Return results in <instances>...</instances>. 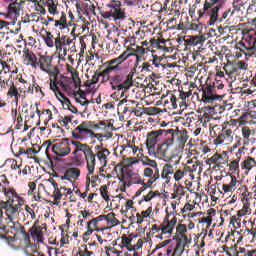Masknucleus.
<instances>
[{"mask_svg":"<svg viewBox=\"0 0 256 256\" xmlns=\"http://www.w3.org/2000/svg\"><path fill=\"white\" fill-rule=\"evenodd\" d=\"M200 91H202L201 101H203V103H215V101H221L222 99L221 95L217 94V91L211 83L203 85Z\"/></svg>","mask_w":256,"mask_h":256,"instance_id":"nucleus-14","label":"nucleus"},{"mask_svg":"<svg viewBox=\"0 0 256 256\" xmlns=\"http://www.w3.org/2000/svg\"><path fill=\"white\" fill-rule=\"evenodd\" d=\"M106 7L110 10L101 13L103 19H113V21H125L127 19V13L120 0H110Z\"/></svg>","mask_w":256,"mask_h":256,"instance_id":"nucleus-7","label":"nucleus"},{"mask_svg":"<svg viewBox=\"0 0 256 256\" xmlns=\"http://www.w3.org/2000/svg\"><path fill=\"white\" fill-rule=\"evenodd\" d=\"M124 151H129V152L132 151L133 155H136L137 151H139V147L135 145L127 144L126 146H121L120 153H123Z\"/></svg>","mask_w":256,"mask_h":256,"instance_id":"nucleus-48","label":"nucleus"},{"mask_svg":"<svg viewBox=\"0 0 256 256\" xmlns=\"http://www.w3.org/2000/svg\"><path fill=\"white\" fill-rule=\"evenodd\" d=\"M158 159H163L164 161H169V163L165 164L162 169L161 177L162 179H167V181L171 180V175L175 174V171H177V165L179 163H176V159H167L166 157H158Z\"/></svg>","mask_w":256,"mask_h":256,"instance_id":"nucleus-20","label":"nucleus"},{"mask_svg":"<svg viewBox=\"0 0 256 256\" xmlns=\"http://www.w3.org/2000/svg\"><path fill=\"white\" fill-rule=\"evenodd\" d=\"M100 194L104 201H106L107 203L111 201V199L109 198V191L107 190V185H103L100 187Z\"/></svg>","mask_w":256,"mask_h":256,"instance_id":"nucleus-51","label":"nucleus"},{"mask_svg":"<svg viewBox=\"0 0 256 256\" xmlns=\"http://www.w3.org/2000/svg\"><path fill=\"white\" fill-rule=\"evenodd\" d=\"M73 145L79 152L84 154L85 161H86V167L89 172V175H93L95 173V152H93V149H91V146L88 144H83L80 141L77 140H71L70 146Z\"/></svg>","mask_w":256,"mask_h":256,"instance_id":"nucleus-8","label":"nucleus"},{"mask_svg":"<svg viewBox=\"0 0 256 256\" xmlns=\"http://www.w3.org/2000/svg\"><path fill=\"white\" fill-rule=\"evenodd\" d=\"M143 177H148V179H153L155 177V170L153 168H144L143 170Z\"/></svg>","mask_w":256,"mask_h":256,"instance_id":"nucleus-59","label":"nucleus"},{"mask_svg":"<svg viewBox=\"0 0 256 256\" xmlns=\"http://www.w3.org/2000/svg\"><path fill=\"white\" fill-rule=\"evenodd\" d=\"M137 73V66L132 68L128 74L117 73L109 75L110 87L113 91H129L133 87V77Z\"/></svg>","mask_w":256,"mask_h":256,"instance_id":"nucleus-4","label":"nucleus"},{"mask_svg":"<svg viewBox=\"0 0 256 256\" xmlns=\"http://www.w3.org/2000/svg\"><path fill=\"white\" fill-rule=\"evenodd\" d=\"M158 175L156 174L153 178L148 179L147 182H145V180H135L133 183H136L137 185H142V187L140 189L137 190L136 194L134 197H139V195H141V193H143V191H147V189H149V187L153 186V183H155V181H157Z\"/></svg>","mask_w":256,"mask_h":256,"instance_id":"nucleus-28","label":"nucleus"},{"mask_svg":"<svg viewBox=\"0 0 256 256\" xmlns=\"http://www.w3.org/2000/svg\"><path fill=\"white\" fill-rule=\"evenodd\" d=\"M248 69L249 64L243 60L228 61L224 66V71L231 81L245 79L243 76Z\"/></svg>","mask_w":256,"mask_h":256,"instance_id":"nucleus-6","label":"nucleus"},{"mask_svg":"<svg viewBox=\"0 0 256 256\" xmlns=\"http://www.w3.org/2000/svg\"><path fill=\"white\" fill-rule=\"evenodd\" d=\"M54 27H57L60 31L69 27V24L67 23V14L65 12H61L59 19L54 21Z\"/></svg>","mask_w":256,"mask_h":256,"instance_id":"nucleus-35","label":"nucleus"},{"mask_svg":"<svg viewBox=\"0 0 256 256\" xmlns=\"http://www.w3.org/2000/svg\"><path fill=\"white\" fill-rule=\"evenodd\" d=\"M53 119V112L49 109H43L42 115H40L39 122L43 121L44 125H49V122Z\"/></svg>","mask_w":256,"mask_h":256,"instance_id":"nucleus-40","label":"nucleus"},{"mask_svg":"<svg viewBox=\"0 0 256 256\" xmlns=\"http://www.w3.org/2000/svg\"><path fill=\"white\" fill-rule=\"evenodd\" d=\"M71 121H73V116H61L58 120V123H60L62 127H67Z\"/></svg>","mask_w":256,"mask_h":256,"instance_id":"nucleus-54","label":"nucleus"},{"mask_svg":"<svg viewBox=\"0 0 256 256\" xmlns=\"http://www.w3.org/2000/svg\"><path fill=\"white\" fill-rule=\"evenodd\" d=\"M94 149L95 161H97L98 159L101 165L105 167V165H107V157L111 155V152L109 151V149L103 146V143L96 145ZM95 165H97V162H95Z\"/></svg>","mask_w":256,"mask_h":256,"instance_id":"nucleus-22","label":"nucleus"},{"mask_svg":"<svg viewBox=\"0 0 256 256\" xmlns=\"http://www.w3.org/2000/svg\"><path fill=\"white\" fill-rule=\"evenodd\" d=\"M119 71L112 60H107L102 65L98 66V69L94 72L91 79L85 82V87H91L92 85H97L100 80L101 84L108 83L109 75L111 73H117Z\"/></svg>","mask_w":256,"mask_h":256,"instance_id":"nucleus-5","label":"nucleus"},{"mask_svg":"<svg viewBox=\"0 0 256 256\" xmlns=\"http://www.w3.org/2000/svg\"><path fill=\"white\" fill-rule=\"evenodd\" d=\"M134 203L135 202H133V200H127L124 208H122L120 210L122 215H125L126 213H129V211H137V209H135V207H133Z\"/></svg>","mask_w":256,"mask_h":256,"instance_id":"nucleus-45","label":"nucleus"},{"mask_svg":"<svg viewBox=\"0 0 256 256\" xmlns=\"http://www.w3.org/2000/svg\"><path fill=\"white\" fill-rule=\"evenodd\" d=\"M151 49L149 47H143V46H136V55L139 57V55H145V53H149Z\"/></svg>","mask_w":256,"mask_h":256,"instance_id":"nucleus-62","label":"nucleus"},{"mask_svg":"<svg viewBox=\"0 0 256 256\" xmlns=\"http://www.w3.org/2000/svg\"><path fill=\"white\" fill-rule=\"evenodd\" d=\"M185 173H187V170L184 168H179L175 170L174 174H173V178L175 179V181H181V179H183V177H185Z\"/></svg>","mask_w":256,"mask_h":256,"instance_id":"nucleus-47","label":"nucleus"},{"mask_svg":"<svg viewBox=\"0 0 256 256\" xmlns=\"http://www.w3.org/2000/svg\"><path fill=\"white\" fill-rule=\"evenodd\" d=\"M188 29H190V31H198L199 33H201V31H203V24L202 23H191L189 25Z\"/></svg>","mask_w":256,"mask_h":256,"instance_id":"nucleus-61","label":"nucleus"},{"mask_svg":"<svg viewBox=\"0 0 256 256\" xmlns=\"http://www.w3.org/2000/svg\"><path fill=\"white\" fill-rule=\"evenodd\" d=\"M176 143L179 147V149H185V143H187V131L186 130H179V129H168V140L162 142L159 144L156 148V151L154 152L155 157L170 159L173 161L175 160V163H179L181 161V157L175 155L171 156V151L173 149V145Z\"/></svg>","mask_w":256,"mask_h":256,"instance_id":"nucleus-1","label":"nucleus"},{"mask_svg":"<svg viewBox=\"0 0 256 256\" xmlns=\"http://www.w3.org/2000/svg\"><path fill=\"white\" fill-rule=\"evenodd\" d=\"M73 43L71 37L67 35H61V32H58L57 37L54 39V47L56 52L63 55H67V47Z\"/></svg>","mask_w":256,"mask_h":256,"instance_id":"nucleus-18","label":"nucleus"},{"mask_svg":"<svg viewBox=\"0 0 256 256\" xmlns=\"http://www.w3.org/2000/svg\"><path fill=\"white\" fill-rule=\"evenodd\" d=\"M161 139H164V141H168L169 129H159L148 133L146 145L149 148V150L151 151V149H155V146L157 145V143H159V141H161Z\"/></svg>","mask_w":256,"mask_h":256,"instance_id":"nucleus-13","label":"nucleus"},{"mask_svg":"<svg viewBox=\"0 0 256 256\" xmlns=\"http://www.w3.org/2000/svg\"><path fill=\"white\" fill-rule=\"evenodd\" d=\"M16 225H18L19 232L21 233V235H23L24 241H26V243H29V241H31V235L27 233V231L25 230V226H22L19 223H17Z\"/></svg>","mask_w":256,"mask_h":256,"instance_id":"nucleus-50","label":"nucleus"},{"mask_svg":"<svg viewBox=\"0 0 256 256\" xmlns=\"http://www.w3.org/2000/svg\"><path fill=\"white\" fill-rule=\"evenodd\" d=\"M174 191L176 192V195L178 196L179 199H181V197H185V193H187L183 185H178L176 188H174Z\"/></svg>","mask_w":256,"mask_h":256,"instance_id":"nucleus-60","label":"nucleus"},{"mask_svg":"<svg viewBox=\"0 0 256 256\" xmlns=\"http://www.w3.org/2000/svg\"><path fill=\"white\" fill-rule=\"evenodd\" d=\"M43 229L47 231V224L39 225V220H35L34 224L29 229L32 239L39 243H43V241H45V238L43 237Z\"/></svg>","mask_w":256,"mask_h":256,"instance_id":"nucleus-21","label":"nucleus"},{"mask_svg":"<svg viewBox=\"0 0 256 256\" xmlns=\"http://www.w3.org/2000/svg\"><path fill=\"white\" fill-rule=\"evenodd\" d=\"M43 41L45 45H47L50 49H53L55 47V36L49 31H46V35L43 36Z\"/></svg>","mask_w":256,"mask_h":256,"instance_id":"nucleus-41","label":"nucleus"},{"mask_svg":"<svg viewBox=\"0 0 256 256\" xmlns=\"http://www.w3.org/2000/svg\"><path fill=\"white\" fill-rule=\"evenodd\" d=\"M2 193L5 195V197H7L8 201H10V199H16L17 203H25V199L19 196L17 194V190H15L13 187L3 186Z\"/></svg>","mask_w":256,"mask_h":256,"instance_id":"nucleus-30","label":"nucleus"},{"mask_svg":"<svg viewBox=\"0 0 256 256\" xmlns=\"http://www.w3.org/2000/svg\"><path fill=\"white\" fill-rule=\"evenodd\" d=\"M49 82L51 91H53L57 99H59L61 95H65L62 93V91H69V89H71L73 80L65 75H60L59 79V73H55L54 76L49 79ZM59 87H61L62 91L59 89Z\"/></svg>","mask_w":256,"mask_h":256,"instance_id":"nucleus-10","label":"nucleus"},{"mask_svg":"<svg viewBox=\"0 0 256 256\" xmlns=\"http://www.w3.org/2000/svg\"><path fill=\"white\" fill-rule=\"evenodd\" d=\"M227 176L230 177V183L223 184L222 191H224V193H233V191L237 189V185H241V181L237 180V177L231 174V172H228Z\"/></svg>","mask_w":256,"mask_h":256,"instance_id":"nucleus-29","label":"nucleus"},{"mask_svg":"<svg viewBox=\"0 0 256 256\" xmlns=\"http://www.w3.org/2000/svg\"><path fill=\"white\" fill-rule=\"evenodd\" d=\"M222 143L226 145L233 143V129L229 125H222L221 133L214 139L215 145H222Z\"/></svg>","mask_w":256,"mask_h":256,"instance_id":"nucleus-19","label":"nucleus"},{"mask_svg":"<svg viewBox=\"0 0 256 256\" xmlns=\"http://www.w3.org/2000/svg\"><path fill=\"white\" fill-rule=\"evenodd\" d=\"M142 163L143 165H148V167H152V169L154 170V177L155 175H158V179L159 177H161V175L159 174V167L157 165V161L151 160L149 157L145 156L142 158Z\"/></svg>","mask_w":256,"mask_h":256,"instance_id":"nucleus-37","label":"nucleus"},{"mask_svg":"<svg viewBox=\"0 0 256 256\" xmlns=\"http://www.w3.org/2000/svg\"><path fill=\"white\" fill-rule=\"evenodd\" d=\"M176 231L177 233H179V235H181V237L187 241V235H185V233H187V225L185 224H179L177 227H176Z\"/></svg>","mask_w":256,"mask_h":256,"instance_id":"nucleus-49","label":"nucleus"},{"mask_svg":"<svg viewBox=\"0 0 256 256\" xmlns=\"http://www.w3.org/2000/svg\"><path fill=\"white\" fill-rule=\"evenodd\" d=\"M69 195H73V191L70 188H67L65 186L60 187L58 190V193L54 195V201L56 205H59L61 203V199H64V201H67V198Z\"/></svg>","mask_w":256,"mask_h":256,"instance_id":"nucleus-31","label":"nucleus"},{"mask_svg":"<svg viewBox=\"0 0 256 256\" xmlns=\"http://www.w3.org/2000/svg\"><path fill=\"white\" fill-rule=\"evenodd\" d=\"M100 127H104L107 131H113L114 129L113 124L107 120L83 121L72 131V137L79 141H85L88 137H93L94 133L91 129H99Z\"/></svg>","mask_w":256,"mask_h":256,"instance_id":"nucleus-3","label":"nucleus"},{"mask_svg":"<svg viewBox=\"0 0 256 256\" xmlns=\"http://www.w3.org/2000/svg\"><path fill=\"white\" fill-rule=\"evenodd\" d=\"M175 225H177V217H173L169 221V214H167L164 218L163 223L161 224V227L157 226V224L152 225V231H156V233H159V231L162 232L163 235L169 233H173V229H175Z\"/></svg>","mask_w":256,"mask_h":256,"instance_id":"nucleus-17","label":"nucleus"},{"mask_svg":"<svg viewBox=\"0 0 256 256\" xmlns=\"http://www.w3.org/2000/svg\"><path fill=\"white\" fill-rule=\"evenodd\" d=\"M23 41L28 47H35V45H37V39L33 36H27Z\"/></svg>","mask_w":256,"mask_h":256,"instance_id":"nucleus-56","label":"nucleus"},{"mask_svg":"<svg viewBox=\"0 0 256 256\" xmlns=\"http://www.w3.org/2000/svg\"><path fill=\"white\" fill-rule=\"evenodd\" d=\"M156 195H159V191H150L147 195L144 196L140 203H143V201H146V203H148V201H151V199H153Z\"/></svg>","mask_w":256,"mask_h":256,"instance_id":"nucleus-63","label":"nucleus"},{"mask_svg":"<svg viewBox=\"0 0 256 256\" xmlns=\"http://www.w3.org/2000/svg\"><path fill=\"white\" fill-rule=\"evenodd\" d=\"M207 43V38L205 36H193L184 40V45L186 47H196V45H201L202 47Z\"/></svg>","mask_w":256,"mask_h":256,"instance_id":"nucleus-32","label":"nucleus"},{"mask_svg":"<svg viewBox=\"0 0 256 256\" xmlns=\"http://www.w3.org/2000/svg\"><path fill=\"white\" fill-rule=\"evenodd\" d=\"M67 181H69L72 185L74 181H77L79 177H81V169L77 167H70L65 171V176Z\"/></svg>","mask_w":256,"mask_h":256,"instance_id":"nucleus-33","label":"nucleus"},{"mask_svg":"<svg viewBox=\"0 0 256 256\" xmlns=\"http://www.w3.org/2000/svg\"><path fill=\"white\" fill-rule=\"evenodd\" d=\"M32 3L35 7V11H38L39 13H41V15H45V13H47V10H45L43 5L39 4V1L33 0Z\"/></svg>","mask_w":256,"mask_h":256,"instance_id":"nucleus-58","label":"nucleus"},{"mask_svg":"<svg viewBox=\"0 0 256 256\" xmlns=\"http://www.w3.org/2000/svg\"><path fill=\"white\" fill-rule=\"evenodd\" d=\"M13 51H15V47L7 44L5 46V48H2L0 50V58L5 59V57H7V55H11V53H13Z\"/></svg>","mask_w":256,"mask_h":256,"instance_id":"nucleus-44","label":"nucleus"},{"mask_svg":"<svg viewBox=\"0 0 256 256\" xmlns=\"http://www.w3.org/2000/svg\"><path fill=\"white\" fill-rule=\"evenodd\" d=\"M100 217L102 221H107L108 223H112V225H117V223H119V220H117L115 213L113 212L108 213L107 215H100Z\"/></svg>","mask_w":256,"mask_h":256,"instance_id":"nucleus-42","label":"nucleus"},{"mask_svg":"<svg viewBox=\"0 0 256 256\" xmlns=\"http://www.w3.org/2000/svg\"><path fill=\"white\" fill-rule=\"evenodd\" d=\"M253 167H256V161L255 158L251 156H248L241 164V168L246 169L247 173H249Z\"/></svg>","mask_w":256,"mask_h":256,"instance_id":"nucleus-39","label":"nucleus"},{"mask_svg":"<svg viewBox=\"0 0 256 256\" xmlns=\"http://www.w3.org/2000/svg\"><path fill=\"white\" fill-rule=\"evenodd\" d=\"M225 5V2L212 3L210 0H205L203 11H198V21H207L208 25H215V23H225L229 17L235 15V9L228 8L221 17H219V10Z\"/></svg>","mask_w":256,"mask_h":256,"instance_id":"nucleus-2","label":"nucleus"},{"mask_svg":"<svg viewBox=\"0 0 256 256\" xmlns=\"http://www.w3.org/2000/svg\"><path fill=\"white\" fill-rule=\"evenodd\" d=\"M77 255H79V256H93V255H95V253H93L92 251H89V249L85 248V250L78 251Z\"/></svg>","mask_w":256,"mask_h":256,"instance_id":"nucleus-64","label":"nucleus"},{"mask_svg":"<svg viewBox=\"0 0 256 256\" xmlns=\"http://www.w3.org/2000/svg\"><path fill=\"white\" fill-rule=\"evenodd\" d=\"M23 205H25V203L17 202L15 204V199H10L6 202L2 201L0 203L1 211L5 209L6 217L12 224L10 225L11 229L17 225V219H19V213H21V207H23Z\"/></svg>","mask_w":256,"mask_h":256,"instance_id":"nucleus-9","label":"nucleus"},{"mask_svg":"<svg viewBox=\"0 0 256 256\" xmlns=\"http://www.w3.org/2000/svg\"><path fill=\"white\" fill-rule=\"evenodd\" d=\"M38 69L43 71V73H47L50 77L49 79L55 77V73H60L57 66L53 65V58L49 55L39 54Z\"/></svg>","mask_w":256,"mask_h":256,"instance_id":"nucleus-12","label":"nucleus"},{"mask_svg":"<svg viewBox=\"0 0 256 256\" xmlns=\"http://www.w3.org/2000/svg\"><path fill=\"white\" fill-rule=\"evenodd\" d=\"M15 82L13 81V75L7 74V73H2L0 75V88L7 90L11 85H13Z\"/></svg>","mask_w":256,"mask_h":256,"instance_id":"nucleus-34","label":"nucleus"},{"mask_svg":"<svg viewBox=\"0 0 256 256\" xmlns=\"http://www.w3.org/2000/svg\"><path fill=\"white\" fill-rule=\"evenodd\" d=\"M27 91V86H20L17 88L15 86V82L8 86V92H7V97L8 99H13V103L15 105H19V97H21V93H25Z\"/></svg>","mask_w":256,"mask_h":256,"instance_id":"nucleus-23","label":"nucleus"},{"mask_svg":"<svg viewBox=\"0 0 256 256\" xmlns=\"http://www.w3.org/2000/svg\"><path fill=\"white\" fill-rule=\"evenodd\" d=\"M46 5L51 15H57L59 13L57 11V2H46Z\"/></svg>","mask_w":256,"mask_h":256,"instance_id":"nucleus-52","label":"nucleus"},{"mask_svg":"<svg viewBox=\"0 0 256 256\" xmlns=\"http://www.w3.org/2000/svg\"><path fill=\"white\" fill-rule=\"evenodd\" d=\"M136 57V63H139V59H141V56H137V50L133 47H127L126 51H124L120 56L111 59L110 61L113 62L114 66H116V69L118 71H121V65L125 63L129 59V57Z\"/></svg>","mask_w":256,"mask_h":256,"instance_id":"nucleus-15","label":"nucleus"},{"mask_svg":"<svg viewBox=\"0 0 256 256\" xmlns=\"http://www.w3.org/2000/svg\"><path fill=\"white\" fill-rule=\"evenodd\" d=\"M237 215H238V217H245V215H251V207L247 203V199H246V202L244 203L242 209H240L237 212Z\"/></svg>","mask_w":256,"mask_h":256,"instance_id":"nucleus-43","label":"nucleus"},{"mask_svg":"<svg viewBox=\"0 0 256 256\" xmlns=\"http://www.w3.org/2000/svg\"><path fill=\"white\" fill-rule=\"evenodd\" d=\"M241 153H243V148H239L236 152V158L231 161L228 165L230 171H239V162L241 161Z\"/></svg>","mask_w":256,"mask_h":256,"instance_id":"nucleus-36","label":"nucleus"},{"mask_svg":"<svg viewBox=\"0 0 256 256\" xmlns=\"http://www.w3.org/2000/svg\"><path fill=\"white\" fill-rule=\"evenodd\" d=\"M138 105L139 102L124 98L118 103V111H122L124 115H127V113H133V111L137 109Z\"/></svg>","mask_w":256,"mask_h":256,"instance_id":"nucleus-25","label":"nucleus"},{"mask_svg":"<svg viewBox=\"0 0 256 256\" xmlns=\"http://www.w3.org/2000/svg\"><path fill=\"white\" fill-rule=\"evenodd\" d=\"M227 163H229V155H227V152L223 151L221 154H218V167L227 165Z\"/></svg>","mask_w":256,"mask_h":256,"instance_id":"nucleus-46","label":"nucleus"},{"mask_svg":"<svg viewBox=\"0 0 256 256\" xmlns=\"http://www.w3.org/2000/svg\"><path fill=\"white\" fill-rule=\"evenodd\" d=\"M51 150L57 157H67L71 153V139H62L61 142L54 144Z\"/></svg>","mask_w":256,"mask_h":256,"instance_id":"nucleus-16","label":"nucleus"},{"mask_svg":"<svg viewBox=\"0 0 256 256\" xmlns=\"http://www.w3.org/2000/svg\"><path fill=\"white\" fill-rule=\"evenodd\" d=\"M165 61L164 57L153 55V59H150L149 62H144L142 64V72L146 71V73H153L156 71L159 73V71H165L168 67H175V65L171 63H163Z\"/></svg>","mask_w":256,"mask_h":256,"instance_id":"nucleus-11","label":"nucleus"},{"mask_svg":"<svg viewBox=\"0 0 256 256\" xmlns=\"http://www.w3.org/2000/svg\"><path fill=\"white\" fill-rule=\"evenodd\" d=\"M99 221H103V218H101V215L87 222L88 230L83 234L84 243H87V241H89V237L93 235V232L101 231V229L99 228Z\"/></svg>","mask_w":256,"mask_h":256,"instance_id":"nucleus-24","label":"nucleus"},{"mask_svg":"<svg viewBox=\"0 0 256 256\" xmlns=\"http://www.w3.org/2000/svg\"><path fill=\"white\" fill-rule=\"evenodd\" d=\"M24 64H26L27 67H31L32 69H38L39 67V58L37 57V54L29 49L24 50Z\"/></svg>","mask_w":256,"mask_h":256,"instance_id":"nucleus-26","label":"nucleus"},{"mask_svg":"<svg viewBox=\"0 0 256 256\" xmlns=\"http://www.w3.org/2000/svg\"><path fill=\"white\" fill-rule=\"evenodd\" d=\"M0 63L2 65L0 75H3V73H6V75H11V66L8 65L5 61H0Z\"/></svg>","mask_w":256,"mask_h":256,"instance_id":"nucleus-57","label":"nucleus"},{"mask_svg":"<svg viewBox=\"0 0 256 256\" xmlns=\"http://www.w3.org/2000/svg\"><path fill=\"white\" fill-rule=\"evenodd\" d=\"M58 100L61 101V103L63 104L64 108L67 109L68 111H71V113H77L78 110L75 106H73V104H71V100H69V98H67V96L65 95H61Z\"/></svg>","mask_w":256,"mask_h":256,"instance_id":"nucleus-38","label":"nucleus"},{"mask_svg":"<svg viewBox=\"0 0 256 256\" xmlns=\"http://www.w3.org/2000/svg\"><path fill=\"white\" fill-rule=\"evenodd\" d=\"M23 5H25V1L23 0H15L14 2L10 3L8 6L7 17L19 16L21 11H23Z\"/></svg>","mask_w":256,"mask_h":256,"instance_id":"nucleus-27","label":"nucleus"},{"mask_svg":"<svg viewBox=\"0 0 256 256\" xmlns=\"http://www.w3.org/2000/svg\"><path fill=\"white\" fill-rule=\"evenodd\" d=\"M230 225H233L234 229L241 228V218L239 216H232L230 218Z\"/></svg>","mask_w":256,"mask_h":256,"instance_id":"nucleus-53","label":"nucleus"},{"mask_svg":"<svg viewBox=\"0 0 256 256\" xmlns=\"http://www.w3.org/2000/svg\"><path fill=\"white\" fill-rule=\"evenodd\" d=\"M90 175H93V174H87L86 176V191L83 192V193H80V197L82 199H85L87 197V194L89 193V186L91 185V176Z\"/></svg>","mask_w":256,"mask_h":256,"instance_id":"nucleus-55","label":"nucleus"}]
</instances>
